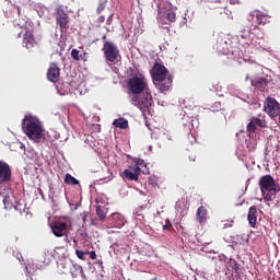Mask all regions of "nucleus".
<instances>
[{
	"label": "nucleus",
	"instance_id": "f257e3e1",
	"mask_svg": "<svg viewBox=\"0 0 280 280\" xmlns=\"http://www.w3.org/2000/svg\"><path fill=\"white\" fill-rule=\"evenodd\" d=\"M127 89L131 96L132 106H137L144 115H150V108L154 101L148 81L143 77H132L127 82Z\"/></svg>",
	"mask_w": 280,
	"mask_h": 280
},
{
	"label": "nucleus",
	"instance_id": "f03ea898",
	"mask_svg": "<svg viewBox=\"0 0 280 280\" xmlns=\"http://www.w3.org/2000/svg\"><path fill=\"white\" fill-rule=\"evenodd\" d=\"M150 74L156 89H159L161 93H165L172 89V77H167V68H165V66L155 62Z\"/></svg>",
	"mask_w": 280,
	"mask_h": 280
},
{
	"label": "nucleus",
	"instance_id": "7ed1b4c3",
	"mask_svg": "<svg viewBox=\"0 0 280 280\" xmlns=\"http://www.w3.org/2000/svg\"><path fill=\"white\" fill-rule=\"evenodd\" d=\"M21 32L18 34V38H21L22 35V45L28 51H34V47H37L38 39L34 35V23L32 20L20 21L18 23Z\"/></svg>",
	"mask_w": 280,
	"mask_h": 280
},
{
	"label": "nucleus",
	"instance_id": "20e7f679",
	"mask_svg": "<svg viewBox=\"0 0 280 280\" xmlns=\"http://www.w3.org/2000/svg\"><path fill=\"white\" fill-rule=\"evenodd\" d=\"M22 129L26 137L35 143H40V140L45 138V129L40 121L32 116L25 117L22 120Z\"/></svg>",
	"mask_w": 280,
	"mask_h": 280
},
{
	"label": "nucleus",
	"instance_id": "39448f33",
	"mask_svg": "<svg viewBox=\"0 0 280 280\" xmlns=\"http://www.w3.org/2000/svg\"><path fill=\"white\" fill-rule=\"evenodd\" d=\"M258 185L265 202H272L277 199L280 186L275 183V178L271 175L261 176Z\"/></svg>",
	"mask_w": 280,
	"mask_h": 280
},
{
	"label": "nucleus",
	"instance_id": "423d86ee",
	"mask_svg": "<svg viewBox=\"0 0 280 280\" xmlns=\"http://www.w3.org/2000/svg\"><path fill=\"white\" fill-rule=\"evenodd\" d=\"M233 45V40L229 38L228 36H219L217 38L215 44L213 45V49L218 51V54H221L222 56H229V54H232V56L235 55V50Z\"/></svg>",
	"mask_w": 280,
	"mask_h": 280
},
{
	"label": "nucleus",
	"instance_id": "0eeeda50",
	"mask_svg": "<svg viewBox=\"0 0 280 280\" xmlns=\"http://www.w3.org/2000/svg\"><path fill=\"white\" fill-rule=\"evenodd\" d=\"M103 52L107 62H112V65H117L119 60H121V55L119 54V49L113 42H105L103 46Z\"/></svg>",
	"mask_w": 280,
	"mask_h": 280
},
{
	"label": "nucleus",
	"instance_id": "6e6552de",
	"mask_svg": "<svg viewBox=\"0 0 280 280\" xmlns=\"http://www.w3.org/2000/svg\"><path fill=\"white\" fill-rule=\"evenodd\" d=\"M264 113L271 119L280 116V103L272 96H268L264 102Z\"/></svg>",
	"mask_w": 280,
	"mask_h": 280
},
{
	"label": "nucleus",
	"instance_id": "1a4fd4ad",
	"mask_svg": "<svg viewBox=\"0 0 280 280\" xmlns=\"http://www.w3.org/2000/svg\"><path fill=\"white\" fill-rule=\"evenodd\" d=\"M268 121L266 120V115L258 114L250 118L249 122L247 124V132L248 135H255L258 128H267Z\"/></svg>",
	"mask_w": 280,
	"mask_h": 280
},
{
	"label": "nucleus",
	"instance_id": "9d476101",
	"mask_svg": "<svg viewBox=\"0 0 280 280\" xmlns=\"http://www.w3.org/2000/svg\"><path fill=\"white\" fill-rule=\"evenodd\" d=\"M56 25L60 28V32H67L69 30V14L65 12V7L60 5L55 11Z\"/></svg>",
	"mask_w": 280,
	"mask_h": 280
},
{
	"label": "nucleus",
	"instance_id": "9b49d317",
	"mask_svg": "<svg viewBox=\"0 0 280 280\" xmlns=\"http://www.w3.org/2000/svg\"><path fill=\"white\" fill-rule=\"evenodd\" d=\"M271 82H272V77L268 74H265L262 77H256L250 80L252 86H254L256 91H260V93H266Z\"/></svg>",
	"mask_w": 280,
	"mask_h": 280
},
{
	"label": "nucleus",
	"instance_id": "f8f14e48",
	"mask_svg": "<svg viewBox=\"0 0 280 280\" xmlns=\"http://www.w3.org/2000/svg\"><path fill=\"white\" fill-rule=\"evenodd\" d=\"M12 180V168L3 161H0V185L10 183Z\"/></svg>",
	"mask_w": 280,
	"mask_h": 280
},
{
	"label": "nucleus",
	"instance_id": "ddd939ff",
	"mask_svg": "<svg viewBox=\"0 0 280 280\" xmlns=\"http://www.w3.org/2000/svg\"><path fill=\"white\" fill-rule=\"evenodd\" d=\"M50 229L55 237H63V235H67V222L65 221L52 222Z\"/></svg>",
	"mask_w": 280,
	"mask_h": 280
},
{
	"label": "nucleus",
	"instance_id": "4468645a",
	"mask_svg": "<svg viewBox=\"0 0 280 280\" xmlns=\"http://www.w3.org/2000/svg\"><path fill=\"white\" fill-rule=\"evenodd\" d=\"M47 80L49 82H58L60 80V68H58V65L51 63L47 70Z\"/></svg>",
	"mask_w": 280,
	"mask_h": 280
},
{
	"label": "nucleus",
	"instance_id": "2eb2a0df",
	"mask_svg": "<svg viewBox=\"0 0 280 280\" xmlns=\"http://www.w3.org/2000/svg\"><path fill=\"white\" fill-rule=\"evenodd\" d=\"M141 174V168L140 167H135L133 173L130 170H125L122 172L124 178L127 180H139V175Z\"/></svg>",
	"mask_w": 280,
	"mask_h": 280
},
{
	"label": "nucleus",
	"instance_id": "dca6fc26",
	"mask_svg": "<svg viewBox=\"0 0 280 280\" xmlns=\"http://www.w3.org/2000/svg\"><path fill=\"white\" fill-rule=\"evenodd\" d=\"M254 12H257L256 13V23L257 25H268V23H270V19L271 16L259 11V10H255Z\"/></svg>",
	"mask_w": 280,
	"mask_h": 280
},
{
	"label": "nucleus",
	"instance_id": "f3484780",
	"mask_svg": "<svg viewBox=\"0 0 280 280\" xmlns=\"http://www.w3.org/2000/svg\"><path fill=\"white\" fill-rule=\"evenodd\" d=\"M247 220L252 229L257 226V206H252L248 210Z\"/></svg>",
	"mask_w": 280,
	"mask_h": 280
},
{
	"label": "nucleus",
	"instance_id": "a211bd4d",
	"mask_svg": "<svg viewBox=\"0 0 280 280\" xmlns=\"http://www.w3.org/2000/svg\"><path fill=\"white\" fill-rule=\"evenodd\" d=\"M110 224L112 226H115V229H121V226L126 224V221H124V215L120 213H113L110 218Z\"/></svg>",
	"mask_w": 280,
	"mask_h": 280
},
{
	"label": "nucleus",
	"instance_id": "6ab92c4d",
	"mask_svg": "<svg viewBox=\"0 0 280 280\" xmlns=\"http://www.w3.org/2000/svg\"><path fill=\"white\" fill-rule=\"evenodd\" d=\"M259 30V26L253 25L252 27H244L242 31H240L238 36L243 38L244 40L250 38V34H255Z\"/></svg>",
	"mask_w": 280,
	"mask_h": 280
},
{
	"label": "nucleus",
	"instance_id": "aec40b11",
	"mask_svg": "<svg viewBox=\"0 0 280 280\" xmlns=\"http://www.w3.org/2000/svg\"><path fill=\"white\" fill-rule=\"evenodd\" d=\"M196 215H197L198 222H200V224H205V222H207V215H208L207 208H205L203 206L199 207Z\"/></svg>",
	"mask_w": 280,
	"mask_h": 280
},
{
	"label": "nucleus",
	"instance_id": "412c9836",
	"mask_svg": "<svg viewBox=\"0 0 280 280\" xmlns=\"http://www.w3.org/2000/svg\"><path fill=\"white\" fill-rule=\"evenodd\" d=\"M115 128H120V130L128 129V120L126 118H117L113 121Z\"/></svg>",
	"mask_w": 280,
	"mask_h": 280
},
{
	"label": "nucleus",
	"instance_id": "4be33fe9",
	"mask_svg": "<svg viewBox=\"0 0 280 280\" xmlns=\"http://www.w3.org/2000/svg\"><path fill=\"white\" fill-rule=\"evenodd\" d=\"M66 185H80V180L75 179L71 174L67 173L63 179Z\"/></svg>",
	"mask_w": 280,
	"mask_h": 280
},
{
	"label": "nucleus",
	"instance_id": "5701e85b",
	"mask_svg": "<svg viewBox=\"0 0 280 280\" xmlns=\"http://www.w3.org/2000/svg\"><path fill=\"white\" fill-rule=\"evenodd\" d=\"M96 215L101 221L106 220V208L102 206H96Z\"/></svg>",
	"mask_w": 280,
	"mask_h": 280
},
{
	"label": "nucleus",
	"instance_id": "b1692460",
	"mask_svg": "<svg viewBox=\"0 0 280 280\" xmlns=\"http://www.w3.org/2000/svg\"><path fill=\"white\" fill-rule=\"evenodd\" d=\"M15 211H19V213H21V215H23V213H25L26 211V207H25V203H21V202H18L14 207Z\"/></svg>",
	"mask_w": 280,
	"mask_h": 280
},
{
	"label": "nucleus",
	"instance_id": "393cba45",
	"mask_svg": "<svg viewBox=\"0 0 280 280\" xmlns=\"http://www.w3.org/2000/svg\"><path fill=\"white\" fill-rule=\"evenodd\" d=\"M166 19L170 23H176V13L174 11H167Z\"/></svg>",
	"mask_w": 280,
	"mask_h": 280
},
{
	"label": "nucleus",
	"instance_id": "a878e982",
	"mask_svg": "<svg viewBox=\"0 0 280 280\" xmlns=\"http://www.w3.org/2000/svg\"><path fill=\"white\" fill-rule=\"evenodd\" d=\"M133 163H136V167H139L141 170V167H145V161L139 158H133L132 159Z\"/></svg>",
	"mask_w": 280,
	"mask_h": 280
},
{
	"label": "nucleus",
	"instance_id": "bb28decb",
	"mask_svg": "<svg viewBox=\"0 0 280 280\" xmlns=\"http://www.w3.org/2000/svg\"><path fill=\"white\" fill-rule=\"evenodd\" d=\"M149 185H151V187H153L154 189L159 187V180L156 179L155 176L149 177Z\"/></svg>",
	"mask_w": 280,
	"mask_h": 280
},
{
	"label": "nucleus",
	"instance_id": "cd10ccee",
	"mask_svg": "<svg viewBox=\"0 0 280 280\" xmlns=\"http://www.w3.org/2000/svg\"><path fill=\"white\" fill-rule=\"evenodd\" d=\"M75 255H77L78 259H81L82 261H84V256L89 255V252H83V250L77 249Z\"/></svg>",
	"mask_w": 280,
	"mask_h": 280
},
{
	"label": "nucleus",
	"instance_id": "c85d7f7f",
	"mask_svg": "<svg viewBox=\"0 0 280 280\" xmlns=\"http://www.w3.org/2000/svg\"><path fill=\"white\" fill-rule=\"evenodd\" d=\"M106 10V2L98 3V7L96 8V14H102Z\"/></svg>",
	"mask_w": 280,
	"mask_h": 280
},
{
	"label": "nucleus",
	"instance_id": "c756f323",
	"mask_svg": "<svg viewBox=\"0 0 280 280\" xmlns=\"http://www.w3.org/2000/svg\"><path fill=\"white\" fill-rule=\"evenodd\" d=\"M71 56H72L73 60L80 61V50H78L75 48L72 49L71 50Z\"/></svg>",
	"mask_w": 280,
	"mask_h": 280
},
{
	"label": "nucleus",
	"instance_id": "7c9ffc66",
	"mask_svg": "<svg viewBox=\"0 0 280 280\" xmlns=\"http://www.w3.org/2000/svg\"><path fill=\"white\" fill-rule=\"evenodd\" d=\"M80 60H83V62H86V60H89V54L86 52L80 54Z\"/></svg>",
	"mask_w": 280,
	"mask_h": 280
},
{
	"label": "nucleus",
	"instance_id": "2f4dec72",
	"mask_svg": "<svg viewBox=\"0 0 280 280\" xmlns=\"http://www.w3.org/2000/svg\"><path fill=\"white\" fill-rule=\"evenodd\" d=\"M88 255H90V257L92 258V259H97V254L95 253V252H88Z\"/></svg>",
	"mask_w": 280,
	"mask_h": 280
},
{
	"label": "nucleus",
	"instance_id": "473e14b6",
	"mask_svg": "<svg viewBox=\"0 0 280 280\" xmlns=\"http://www.w3.org/2000/svg\"><path fill=\"white\" fill-rule=\"evenodd\" d=\"M104 21H106V16L104 15L98 16L97 23H104Z\"/></svg>",
	"mask_w": 280,
	"mask_h": 280
},
{
	"label": "nucleus",
	"instance_id": "72a5a7b5",
	"mask_svg": "<svg viewBox=\"0 0 280 280\" xmlns=\"http://www.w3.org/2000/svg\"><path fill=\"white\" fill-rule=\"evenodd\" d=\"M231 226H233V221L223 224V229H231Z\"/></svg>",
	"mask_w": 280,
	"mask_h": 280
},
{
	"label": "nucleus",
	"instance_id": "f704fd0d",
	"mask_svg": "<svg viewBox=\"0 0 280 280\" xmlns=\"http://www.w3.org/2000/svg\"><path fill=\"white\" fill-rule=\"evenodd\" d=\"M170 229H172V224L171 223L163 225V230L164 231H170Z\"/></svg>",
	"mask_w": 280,
	"mask_h": 280
},
{
	"label": "nucleus",
	"instance_id": "c9c22d12",
	"mask_svg": "<svg viewBox=\"0 0 280 280\" xmlns=\"http://www.w3.org/2000/svg\"><path fill=\"white\" fill-rule=\"evenodd\" d=\"M10 197H8V196H4L3 197V203L5 205V202H8V199H9Z\"/></svg>",
	"mask_w": 280,
	"mask_h": 280
},
{
	"label": "nucleus",
	"instance_id": "e433bc0d",
	"mask_svg": "<svg viewBox=\"0 0 280 280\" xmlns=\"http://www.w3.org/2000/svg\"><path fill=\"white\" fill-rule=\"evenodd\" d=\"M257 38H264V34L258 35Z\"/></svg>",
	"mask_w": 280,
	"mask_h": 280
},
{
	"label": "nucleus",
	"instance_id": "4c0bfd02",
	"mask_svg": "<svg viewBox=\"0 0 280 280\" xmlns=\"http://www.w3.org/2000/svg\"><path fill=\"white\" fill-rule=\"evenodd\" d=\"M110 19H113V14L109 15V18L107 19V21H110Z\"/></svg>",
	"mask_w": 280,
	"mask_h": 280
},
{
	"label": "nucleus",
	"instance_id": "58836bf2",
	"mask_svg": "<svg viewBox=\"0 0 280 280\" xmlns=\"http://www.w3.org/2000/svg\"><path fill=\"white\" fill-rule=\"evenodd\" d=\"M158 8H159V12H161V4H160V5H158Z\"/></svg>",
	"mask_w": 280,
	"mask_h": 280
},
{
	"label": "nucleus",
	"instance_id": "ea45409f",
	"mask_svg": "<svg viewBox=\"0 0 280 280\" xmlns=\"http://www.w3.org/2000/svg\"><path fill=\"white\" fill-rule=\"evenodd\" d=\"M151 280H156V278H153V279H151Z\"/></svg>",
	"mask_w": 280,
	"mask_h": 280
},
{
	"label": "nucleus",
	"instance_id": "a19ab883",
	"mask_svg": "<svg viewBox=\"0 0 280 280\" xmlns=\"http://www.w3.org/2000/svg\"><path fill=\"white\" fill-rule=\"evenodd\" d=\"M246 80H248V75L246 77Z\"/></svg>",
	"mask_w": 280,
	"mask_h": 280
},
{
	"label": "nucleus",
	"instance_id": "79ce46f5",
	"mask_svg": "<svg viewBox=\"0 0 280 280\" xmlns=\"http://www.w3.org/2000/svg\"><path fill=\"white\" fill-rule=\"evenodd\" d=\"M73 242L77 243L78 241L74 240Z\"/></svg>",
	"mask_w": 280,
	"mask_h": 280
}]
</instances>
